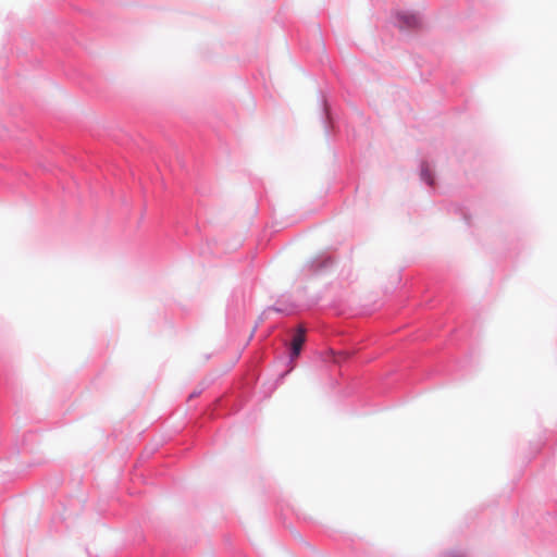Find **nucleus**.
<instances>
[{
  "label": "nucleus",
  "mask_w": 557,
  "mask_h": 557,
  "mask_svg": "<svg viewBox=\"0 0 557 557\" xmlns=\"http://www.w3.org/2000/svg\"><path fill=\"white\" fill-rule=\"evenodd\" d=\"M306 342V330L301 325L298 326L292 341V357L296 358L299 356L302 345Z\"/></svg>",
  "instance_id": "1"
},
{
  "label": "nucleus",
  "mask_w": 557,
  "mask_h": 557,
  "mask_svg": "<svg viewBox=\"0 0 557 557\" xmlns=\"http://www.w3.org/2000/svg\"><path fill=\"white\" fill-rule=\"evenodd\" d=\"M400 18H401L400 27H403V28L416 27L419 23L418 17L414 15H401Z\"/></svg>",
  "instance_id": "2"
}]
</instances>
